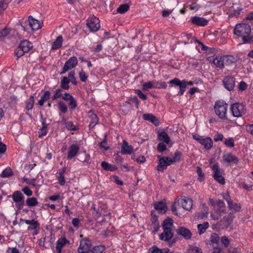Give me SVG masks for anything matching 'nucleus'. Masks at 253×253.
<instances>
[{"instance_id": "f257e3e1", "label": "nucleus", "mask_w": 253, "mask_h": 253, "mask_svg": "<svg viewBox=\"0 0 253 253\" xmlns=\"http://www.w3.org/2000/svg\"><path fill=\"white\" fill-rule=\"evenodd\" d=\"M234 34L238 38H241L244 43L253 41L251 26L248 24L242 23L237 24L234 29Z\"/></svg>"}, {"instance_id": "f03ea898", "label": "nucleus", "mask_w": 253, "mask_h": 253, "mask_svg": "<svg viewBox=\"0 0 253 253\" xmlns=\"http://www.w3.org/2000/svg\"><path fill=\"white\" fill-rule=\"evenodd\" d=\"M228 104L223 100L215 102L214 109L215 114L221 120H227Z\"/></svg>"}, {"instance_id": "7ed1b4c3", "label": "nucleus", "mask_w": 253, "mask_h": 253, "mask_svg": "<svg viewBox=\"0 0 253 253\" xmlns=\"http://www.w3.org/2000/svg\"><path fill=\"white\" fill-rule=\"evenodd\" d=\"M33 48V44L30 41L25 40L21 41L18 47L15 49L14 55L18 59L25 53L28 52Z\"/></svg>"}, {"instance_id": "20e7f679", "label": "nucleus", "mask_w": 253, "mask_h": 253, "mask_svg": "<svg viewBox=\"0 0 253 253\" xmlns=\"http://www.w3.org/2000/svg\"><path fill=\"white\" fill-rule=\"evenodd\" d=\"M232 115L237 118L242 117L246 113L245 106L242 103H235L230 106Z\"/></svg>"}, {"instance_id": "39448f33", "label": "nucleus", "mask_w": 253, "mask_h": 253, "mask_svg": "<svg viewBox=\"0 0 253 253\" xmlns=\"http://www.w3.org/2000/svg\"><path fill=\"white\" fill-rule=\"evenodd\" d=\"M211 169L213 170L212 176L214 179L221 184H224L225 179L222 175L223 170L219 168L218 164H214L211 167Z\"/></svg>"}, {"instance_id": "423d86ee", "label": "nucleus", "mask_w": 253, "mask_h": 253, "mask_svg": "<svg viewBox=\"0 0 253 253\" xmlns=\"http://www.w3.org/2000/svg\"><path fill=\"white\" fill-rule=\"evenodd\" d=\"M193 138L204 146L207 150H210L212 146V139L209 137H204L197 134L193 135Z\"/></svg>"}, {"instance_id": "0eeeda50", "label": "nucleus", "mask_w": 253, "mask_h": 253, "mask_svg": "<svg viewBox=\"0 0 253 253\" xmlns=\"http://www.w3.org/2000/svg\"><path fill=\"white\" fill-rule=\"evenodd\" d=\"M78 59L75 56L71 57L64 64L60 75L64 74L66 72L74 68L78 64Z\"/></svg>"}, {"instance_id": "6e6552de", "label": "nucleus", "mask_w": 253, "mask_h": 253, "mask_svg": "<svg viewBox=\"0 0 253 253\" xmlns=\"http://www.w3.org/2000/svg\"><path fill=\"white\" fill-rule=\"evenodd\" d=\"M25 24L26 25L22 26V29L24 31H27L29 28L35 31L39 29L41 27L39 21L34 19L31 16H29L28 20L25 22Z\"/></svg>"}, {"instance_id": "1a4fd4ad", "label": "nucleus", "mask_w": 253, "mask_h": 253, "mask_svg": "<svg viewBox=\"0 0 253 253\" xmlns=\"http://www.w3.org/2000/svg\"><path fill=\"white\" fill-rule=\"evenodd\" d=\"M86 25L89 30L93 32L97 31L100 27L99 19L94 16L88 19Z\"/></svg>"}, {"instance_id": "9d476101", "label": "nucleus", "mask_w": 253, "mask_h": 253, "mask_svg": "<svg viewBox=\"0 0 253 253\" xmlns=\"http://www.w3.org/2000/svg\"><path fill=\"white\" fill-rule=\"evenodd\" d=\"M172 163V159L168 157L160 158L157 169L158 171H163L167 167Z\"/></svg>"}, {"instance_id": "9b49d317", "label": "nucleus", "mask_w": 253, "mask_h": 253, "mask_svg": "<svg viewBox=\"0 0 253 253\" xmlns=\"http://www.w3.org/2000/svg\"><path fill=\"white\" fill-rule=\"evenodd\" d=\"M80 147L76 144H71L68 148L67 159L70 160L77 157L79 153Z\"/></svg>"}, {"instance_id": "f8f14e48", "label": "nucleus", "mask_w": 253, "mask_h": 253, "mask_svg": "<svg viewBox=\"0 0 253 253\" xmlns=\"http://www.w3.org/2000/svg\"><path fill=\"white\" fill-rule=\"evenodd\" d=\"M91 246L90 241L86 238L81 240L80 246L78 248L79 253H87Z\"/></svg>"}, {"instance_id": "ddd939ff", "label": "nucleus", "mask_w": 253, "mask_h": 253, "mask_svg": "<svg viewBox=\"0 0 253 253\" xmlns=\"http://www.w3.org/2000/svg\"><path fill=\"white\" fill-rule=\"evenodd\" d=\"M62 99L65 101H69L68 103L70 109L74 110L77 107L76 99L71 94L66 92L63 94Z\"/></svg>"}, {"instance_id": "4468645a", "label": "nucleus", "mask_w": 253, "mask_h": 253, "mask_svg": "<svg viewBox=\"0 0 253 253\" xmlns=\"http://www.w3.org/2000/svg\"><path fill=\"white\" fill-rule=\"evenodd\" d=\"M178 203H179L182 207L186 211H190L192 207L193 200L188 197L183 196L177 200Z\"/></svg>"}, {"instance_id": "2eb2a0df", "label": "nucleus", "mask_w": 253, "mask_h": 253, "mask_svg": "<svg viewBox=\"0 0 253 253\" xmlns=\"http://www.w3.org/2000/svg\"><path fill=\"white\" fill-rule=\"evenodd\" d=\"M169 84L179 86L180 91L178 93V94L180 96L183 95L184 92L185 91L186 86L183 83L182 80L181 81L179 79L175 78L172 80H170L169 82Z\"/></svg>"}, {"instance_id": "dca6fc26", "label": "nucleus", "mask_w": 253, "mask_h": 253, "mask_svg": "<svg viewBox=\"0 0 253 253\" xmlns=\"http://www.w3.org/2000/svg\"><path fill=\"white\" fill-rule=\"evenodd\" d=\"M191 23L198 26L204 27L208 25L209 20L200 16H193L190 19Z\"/></svg>"}, {"instance_id": "f3484780", "label": "nucleus", "mask_w": 253, "mask_h": 253, "mask_svg": "<svg viewBox=\"0 0 253 253\" xmlns=\"http://www.w3.org/2000/svg\"><path fill=\"white\" fill-rule=\"evenodd\" d=\"M177 234L182 236L185 240H189L191 238L192 233L190 230L184 227H179L176 230Z\"/></svg>"}, {"instance_id": "a211bd4d", "label": "nucleus", "mask_w": 253, "mask_h": 253, "mask_svg": "<svg viewBox=\"0 0 253 253\" xmlns=\"http://www.w3.org/2000/svg\"><path fill=\"white\" fill-rule=\"evenodd\" d=\"M12 198L13 201L17 205V206L19 207L24 204V197L20 191H15L12 195Z\"/></svg>"}, {"instance_id": "6ab92c4d", "label": "nucleus", "mask_w": 253, "mask_h": 253, "mask_svg": "<svg viewBox=\"0 0 253 253\" xmlns=\"http://www.w3.org/2000/svg\"><path fill=\"white\" fill-rule=\"evenodd\" d=\"M223 83L224 87L228 90H232L235 86V79L233 77L228 76L226 77L223 80Z\"/></svg>"}, {"instance_id": "aec40b11", "label": "nucleus", "mask_w": 253, "mask_h": 253, "mask_svg": "<svg viewBox=\"0 0 253 253\" xmlns=\"http://www.w3.org/2000/svg\"><path fill=\"white\" fill-rule=\"evenodd\" d=\"M133 152V147L131 145H129L126 140H124L121 146V153L124 155L131 154Z\"/></svg>"}, {"instance_id": "412c9836", "label": "nucleus", "mask_w": 253, "mask_h": 253, "mask_svg": "<svg viewBox=\"0 0 253 253\" xmlns=\"http://www.w3.org/2000/svg\"><path fill=\"white\" fill-rule=\"evenodd\" d=\"M142 118L143 120L149 121L156 126L160 124L159 119L156 116L151 113L143 114Z\"/></svg>"}, {"instance_id": "4be33fe9", "label": "nucleus", "mask_w": 253, "mask_h": 253, "mask_svg": "<svg viewBox=\"0 0 253 253\" xmlns=\"http://www.w3.org/2000/svg\"><path fill=\"white\" fill-rule=\"evenodd\" d=\"M212 62L215 65L216 67L219 69L223 68L225 65V64L224 63V55H221L219 54L216 55L215 57L213 58Z\"/></svg>"}, {"instance_id": "5701e85b", "label": "nucleus", "mask_w": 253, "mask_h": 253, "mask_svg": "<svg viewBox=\"0 0 253 253\" xmlns=\"http://www.w3.org/2000/svg\"><path fill=\"white\" fill-rule=\"evenodd\" d=\"M173 235L172 230L163 229V232L159 235L161 240L168 241L170 240Z\"/></svg>"}, {"instance_id": "b1692460", "label": "nucleus", "mask_w": 253, "mask_h": 253, "mask_svg": "<svg viewBox=\"0 0 253 253\" xmlns=\"http://www.w3.org/2000/svg\"><path fill=\"white\" fill-rule=\"evenodd\" d=\"M69 241L65 238L62 237L58 240L55 247L57 253H61L62 248L67 244H69Z\"/></svg>"}, {"instance_id": "393cba45", "label": "nucleus", "mask_w": 253, "mask_h": 253, "mask_svg": "<svg viewBox=\"0 0 253 253\" xmlns=\"http://www.w3.org/2000/svg\"><path fill=\"white\" fill-rule=\"evenodd\" d=\"M224 62L225 66H232L237 61V58L231 55H224Z\"/></svg>"}, {"instance_id": "a878e982", "label": "nucleus", "mask_w": 253, "mask_h": 253, "mask_svg": "<svg viewBox=\"0 0 253 253\" xmlns=\"http://www.w3.org/2000/svg\"><path fill=\"white\" fill-rule=\"evenodd\" d=\"M224 199L227 202L228 208L231 210H234L236 211H239L241 209V206L239 204H235V207L232 206L233 202L231 201L230 196L227 194L223 197Z\"/></svg>"}, {"instance_id": "bb28decb", "label": "nucleus", "mask_w": 253, "mask_h": 253, "mask_svg": "<svg viewBox=\"0 0 253 253\" xmlns=\"http://www.w3.org/2000/svg\"><path fill=\"white\" fill-rule=\"evenodd\" d=\"M24 221L26 224L29 225V226L28 227V230L36 229L40 226V224L37 220H35L34 219H25Z\"/></svg>"}, {"instance_id": "cd10ccee", "label": "nucleus", "mask_w": 253, "mask_h": 253, "mask_svg": "<svg viewBox=\"0 0 253 253\" xmlns=\"http://www.w3.org/2000/svg\"><path fill=\"white\" fill-rule=\"evenodd\" d=\"M223 160L227 163L234 162L235 164H237L238 162V158L234 155H231L229 153L224 154L223 156Z\"/></svg>"}, {"instance_id": "c85d7f7f", "label": "nucleus", "mask_w": 253, "mask_h": 253, "mask_svg": "<svg viewBox=\"0 0 253 253\" xmlns=\"http://www.w3.org/2000/svg\"><path fill=\"white\" fill-rule=\"evenodd\" d=\"M173 226V220L171 218H167L163 223L162 228L163 229L172 230Z\"/></svg>"}, {"instance_id": "c756f323", "label": "nucleus", "mask_w": 253, "mask_h": 253, "mask_svg": "<svg viewBox=\"0 0 253 253\" xmlns=\"http://www.w3.org/2000/svg\"><path fill=\"white\" fill-rule=\"evenodd\" d=\"M50 92L49 90H46L44 92L43 95L41 96L40 99L38 101V104L40 106H42L45 101L49 99Z\"/></svg>"}, {"instance_id": "7c9ffc66", "label": "nucleus", "mask_w": 253, "mask_h": 253, "mask_svg": "<svg viewBox=\"0 0 253 253\" xmlns=\"http://www.w3.org/2000/svg\"><path fill=\"white\" fill-rule=\"evenodd\" d=\"M158 138L160 141H163L167 144H169L170 138L166 132H161L160 133H159Z\"/></svg>"}, {"instance_id": "2f4dec72", "label": "nucleus", "mask_w": 253, "mask_h": 253, "mask_svg": "<svg viewBox=\"0 0 253 253\" xmlns=\"http://www.w3.org/2000/svg\"><path fill=\"white\" fill-rule=\"evenodd\" d=\"M63 42V38L61 36H59L57 37L56 39L53 42L51 49L55 50L60 48Z\"/></svg>"}, {"instance_id": "473e14b6", "label": "nucleus", "mask_w": 253, "mask_h": 253, "mask_svg": "<svg viewBox=\"0 0 253 253\" xmlns=\"http://www.w3.org/2000/svg\"><path fill=\"white\" fill-rule=\"evenodd\" d=\"M101 167L104 170L111 171H115L117 169L116 166L111 165L105 161L101 163Z\"/></svg>"}, {"instance_id": "72a5a7b5", "label": "nucleus", "mask_w": 253, "mask_h": 253, "mask_svg": "<svg viewBox=\"0 0 253 253\" xmlns=\"http://www.w3.org/2000/svg\"><path fill=\"white\" fill-rule=\"evenodd\" d=\"M182 39L184 44L192 43L195 41V38L191 34H183L182 36Z\"/></svg>"}, {"instance_id": "f704fd0d", "label": "nucleus", "mask_w": 253, "mask_h": 253, "mask_svg": "<svg viewBox=\"0 0 253 253\" xmlns=\"http://www.w3.org/2000/svg\"><path fill=\"white\" fill-rule=\"evenodd\" d=\"M209 227V223L208 222H205L202 224H199L197 225L199 233L201 235L205 233L206 230Z\"/></svg>"}, {"instance_id": "c9c22d12", "label": "nucleus", "mask_w": 253, "mask_h": 253, "mask_svg": "<svg viewBox=\"0 0 253 253\" xmlns=\"http://www.w3.org/2000/svg\"><path fill=\"white\" fill-rule=\"evenodd\" d=\"M69 84V82L67 77L64 76L61 78L60 86L61 89L68 90L70 87Z\"/></svg>"}, {"instance_id": "e433bc0d", "label": "nucleus", "mask_w": 253, "mask_h": 253, "mask_svg": "<svg viewBox=\"0 0 253 253\" xmlns=\"http://www.w3.org/2000/svg\"><path fill=\"white\" fill-rule=\"evenodd\" d=\"M155 209L159 211L161 213H163L166 211L167 207L166 205L162 202H158L155 205Z\"/></svg>"}, {"instance_id": "4c0bfd02", "label": "nucleus", "mask_w": 253, "mask_h": 253, "mask_svg": "<svg viewBox=\"0 0 253 253\" xmlns=\"http://www.w3.org/2000/svg\"><path fill=\"white\" fill-rule=\"evenodd\" d=\"M106 249L104 246L99 245L94 247L91 250H89L87 253H102Z\"/></svg>"}, {"instance_id": "58836bf2", "label": "nucleus", "mask_w": 253, "mask_h": 253, "mask_svg": "<svg viewBox=\"0 0 253 253\" xmlns=\"http://www.w3.org/2000/svg\"><path fill=\"white\" fill-rule=\"evenodd\" d=\"M57 107L59 110L61 111L62 113H66L68 111L67 106L66 105L65 103L62 100H60L58 102Z\"/></svg>"}, {"instance_id": "ea45409f", "label": "nucleus", "mask_w": 253, "mask_h": 253, "mask_svg": "<svg viewBox=\"0 0 253 253\" xmlns=\"http://www.w3.org/2000/svg\"><path fill=\"white\" fill-rule=\"evenodd\" d=\"M155 81L153 82H147L144 83L142 85V90L147 91L152 88H155Z\"/></svg>"}, {"instance_id": "a19ab883", "label": "nucleus", "mask_w": 253, "mask_h": 253, "mask_svg": "<svg viewBox=\"0 0 253 253\" xmlns=\"http://www.w3.org/2000/svg\"><path fill=\"white\" fill-rule=\"evenodd\" d=\"M26 204L28 207H35L38 204V202L36 198L31 197L26 200Z\"/></svg>"}, {"instance_id": "79ce46f5", "label": "nucleus", "mask_w": 253, "mask_h": 253, "mask_svg": "<svg viewBox=\"0 0 253 253\" xmlns=\"http://www.w3.org/2000/svg\"><path fill=\"white\" fill-rule=\"evenodd\" d=\"M129 8V5L127 4H123L120 5L117 9V11L119 13H124L127 11Z\"/></svg>"}, {"instance_id": "37998d69", "label": "nucleus", "mask_w": 253, "mask_h": 253, "mask_svg": "<svg viewBox=\"0 0 253 253\" xmlns=\"http://www.w3.org/2000/svg\"><path fill=\"white\" fill-rule=\"evenodd\" d=\"M204 209V212L202 213L199 212L197 214V217L198 219H203L204 218L207 217L208 215V207L203 205Z\"/></svg>"}, {"instance_id": "c03bdc74", "label": "nucleus", "mask_w": 253, "mask_h": 253, "mask_svg": "<svg viewBox=\"0 0 253 253\" xmlns=\"http://www.w3.org/2000/svg\"><path fill=\"white\" fill-rule=\"evenodd\" d=\"M13 174V172L10 168H7L1 172L0 176L2 177H7Z\"/></svg>"}, {"instance_id": "a18cd8bd", "label": "nucleus", "mask_w": 253, "mask_h": 253, "mask_svg": "<svg viewBox=\"0 0 253 253\" xmlns=\"http://www.w3.org/2000/svg\"><path fill=\"white\" fill-rule=\"evenodd\" d=\"M9 2L10 0H0V13L7 7Z\"/></svg>"}, {"instance_id": "49530a36", "label": "nucleus", "mask_w": 253, "mask_h": 253, "mask_svg": "<svg viewBox=\"0 0 253 253\" xmlns=\"http://www.w3.org/2000/svg\"><path fill=\"white\" fill-rule=\"evenodd\" d=\"M155 88H163L165 89L167 87V84L166 82H158L155 81Z\"/></svg>"}, {"instance_id": "de8ad7c7", "label": "nucleus", "mask_w": 253, "mask_h": 253, "mask_svg": "<svg viewBox=\"0 0 253 253\" xmlns=\"http://www.w3.org/2000/svg\"><path fill=\"white\" fill-rule=\"evenodd\" d=\"M62 91L61 88H57L54 91V94L52 96V100H54L57 99L61 97L62 98V96L63 94L61 93Z\"/></svg>"}, {"instance_id": "09e8293b", "label": "nucleus", "mask_w": 253, "mask_h": 253, "mask_svg": "<svg viewBox=\"0 0 253 253\" xmlns=\"http://www.w3.org/2000/svg\"><path fill=\"white\" fill-rule=\"evenodd\" d=\"M68 81L70 82H71L73 84L76 85L77 82L76 81V78L75 77V72L71 71L68 74Z\"/></svg>"}, {"instance_id": "8fccbe9b", "label": "nucleus", "mask_w": 253, "mask_h": 253, "mask_svg": "<svg viewBox=\"0 0 253 253\" xmlns=\"http://www.w3.org/2000/svg\"><path fill=\"white\" fill-rule=\"evenodd\" d=\"M189 251L190 253H202L201 249L193 245H191L189 247Z\"/></svg>"}, {"instance_id": "3c124183", "label": "nucleus", "mask_w": 253, "mask_h": 253, "mask_svg": "<svg viewBox=\"0 0 253 253\" xmlns=\"http://www.w3.org/2000/svg\"><path fill=\"white\" fill-rule=\"evenodd\" d=\"M65 126L68 130L75 131L77 129L76 126L71 121H68L67 123H66Z\"/></svg>"}, {"instance_id": "603ef678", "label": "nucleus", "mask_w": 253, "mask_h": 253, "mask_svg": "<svg viewBox=\"0 0 253 253\" xmlns=\"http://www.w3.org/2000/svg\"><path fill=\"white\" fill-rule=\"evenodd\" d=\"M197 172L199 176L198 180L200 181H202L204 179L205 175L203 173L202 169L200 167H197Z\"/></svg>"}, {"instance_id": "864d4df0", "label": "nucleus", "mask_w": 253, "mask_h": 253, "mask_svg": "<svg viewBox=\"0 0 253 253\" xmlns=\"http://www.w3.org/2000/svg\"><path fill=\"white\" fill-rule=\"evenodd\" d=\"M225 145L227 147H232L234 146V141L233 138L229 137L225 140Z\"/></svg>"}, {"instance_id": "5fc2aeb1", "label": "nucleus", "mask_w": 253, "mask_h": 253, "mask_svg": "<svg viewBox=\"0 0 253 253\" xmlns=\"http://www.w3.org/2000/svg\"><path fill=\"white\" fill-rule=\"evenodd\" d=\"M210 241L212 243L217 244L219 241V237L217 234L212 233L211 236Z\"/></svg>"}, {"instance_id": "6e6d98bb", "label": "nucleus", "mask_w": 253, "mask_h": 253, "mask_svg": "<svg viewBox=\"0 0 253 253\" xmlns=\"http://www.w3.org/2000/svg\"><path fill=\"white\" fill-rule=\"evenodd\" d=\"M216 204L219 209L218 210L219 212L220 213L224 212V210L223 209V208L225 207L224 203L221 200H218L216 202Z\"/></svg>"}, {"instance_id": "4d7b16f0", "label": "nucleus", "mask_w": 253, "mask_h": 253, "mask_svg": "<svg viewBox=\"0 0 253 253\" xmlns=\"http://www.w3.org/2000/svg\"><path fill=\"white\" fill-rule=\"evenodd\" d=\"M182 153L179 151H176L174 153V157L172 159V163L180 161Z\"/></svg>"}, {"instance_id": "13d9d810", "label": "nucleus", "mask_w": 253, "mask_h": 253, "mask_svg": "<svg viewBox=\"0 0 253 253\" xmlns=\"http://www.w3.org/2000/svg\"><path fill=\"white\" fill-rule=\"evenodd\" d=\"M115 162L119 164H121L123 162V158L120 155L119 152H117L114 155Z\"/></svg>"}, {"instance_id": "bf43d9fd", "label": "nucleus", "mask_w": 253, "mask_h": 253, "mask_svg": "<svg viewBox=\"0 0 253 253\" xmlns=\"http://www.w3.org/2000/svg\"><path fill=\"white\" fill-rule=\"evenodd\" d=\"M135 93L137 94L140 98L143 100H146L147 99V96L142 93V92L140 89H135L134 90Z\"/></svg>"}, {"instance_id": "052dcab7", "label": "nucleus", "mask_w": 253, "mask_h": 253, "mask_svg": "<svg viewBox=\"0 0 253 253\" xmlns=\"http://www.w3.org/2000/svg\"><path fill=\"white\" fill-rule=\"evenodd\" d=\"M221 242L222 245L224 246V247H227L230 243L229 240L226 236H223L221 239Z\"/></svg>"}, {"instance_id": "680f3d73", "label": "nucleus", "mask_w": 253, "mask_h": 253, "mask_svg": "<svg viewBox=\"0 0 253 253\" xmlns=\"http://www.w3.org/2000/svg\"><path fill=\"white\" fill-rule=\"evenodd\" d=\"M79 75L80 80L83 82H85L88 77V76L83 70L79 73Z\"/></svg>"}, {"instance_id": "e2e57ef3", "label": "nucleus", "mask_w": 253, "mask_h": 253, "mask_svg": "<svg viewBox=\"0 0 253 253\" xmlns=\"http://www.w3.org/2000/svg\"><path fill=\"white\" fill-rule=\"evenodd\" d=\"M9 34V31L7 28L0 30V39L5 37Z\"/></svg>"}, {"instance_id": "0e129e2a", "label": "nucleus", "mask_w": 253, "mask_h": 253, "mask_svg": "<svg viewBox=\"0 0 253 253\" xmlns=\"http://www.w3.org/2000/svg\"><path fill=\"white\" fill-rule=\"evenodd\" d=\"M167 148V145L163 142L159 143L157 146V149L160 152H164Z\"/></svg>"}, {"instance_id": "69168bd1", "label": "nucleus", "mask_w": 253, "mask_h": 253, "mask_svg": "<svg viewBox=\"0 0 253 253\" xmlns=\"http://www.w3.org/2000/svg\"><path fill=\"white\" fill-rule=\"evenodd\" d=\"M6 146L2 142H0V158L5 152Z\"/></svg>"}, {"instance_id": "338daca9", "label": "nucleus", "mask_w": 253, "mask_h": 253, "mask_svg": "<svg viewBox=\"0 0 253 253\" xmlns=\"http://www.w3.org/2000/svg\"><path fill=\"white\" fill-rule=\"evenodd\" d=\"M182 81L183 82V83L185 84V85L187 86H192L195 84H199V82H196V81H186L185 80H183Z\"/></svg>"}, {"instance_id": "774afa93", "label": "nucleus", "mask_w": 253, "mask_h": 253, "mask_svg": "<svg viewBox=\"0 0 253 253\" xmlns=\"http://www.w3.org/2000/svg\"><path fill=\"white\" fill-rule=\"evenodd\" d=\"M22 191L27 196H31L33 194L32 190L27 187L23 188Z\"/></svg>"}]
</instances>
